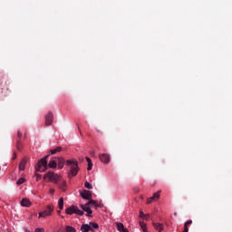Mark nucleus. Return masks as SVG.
<instances>
[{
    "mask_svg": "<svg viewBox=\"0 0 232 232\" xmlns=\"http://www.w3.org/2000/svg\"><path fill=\"white\" fill-rule=\"evenodd\" d=\"M65 165L70 170V177H75L79 173V162L76 160H67Z\"/></svg>",
    "mask_w": 232,
    "mask_h": 232,
    "instance_id": "f257e3e1",
    "label": "nucleus"
},
{
    "mask_svg": "<svg viewBox=\"0 0 232 232\" xmlns=\"http://www.w3.org/2000/svg\"><path fill=\"white\" fill-rule=\"evenodd\" d=\"M44 180H47L48 182H53L54 184H57V182L61 180V175L49 171L46 174H44Z\"/></svg>",
    "mask_w": 232,
    "mask_h": 232,
    "instance_id": "f03ea898",
    "label": "nucleus"
},
{
    "mask_svg": "<svg viewBox=\"0 0 232 232\" xmlns=\"http://www.w3.org/2000/svg\"><path fill=\"white\" fill-rule=\"evenodd\" d=\"M66 215H78L79 217H82L84 215V211L81 210L79 207L72 205L65 209Z\"/></svg>",
    "mask_w": 232,
    "mask_h": 232,
    "instance_id": "7ed1b4c3",
    "label": "nucleus"
},
{
    "mask_svg": "<svg viewBox=\"0 0 232 232\" xmlns=\"http://www.w3.org/2000/svg\"><path fill=\"white\" fill-rule=\"evenodd\" d=\"M46 159H48V156L38 161L37 165L35 166L36 171H39L40 173L46 171V169H48V161L46 160Z\"/></svg>",
    "mask_w": 232,
    "mask_h": 232,
    "instance_id": "20e7f679",
    "label": "nucleus"
},
{
    "mask_svg": "<svg viewBox=\"0 0 232 232\" xmlns=\"http://www.w3.org/2000/svg\"><path fill=\"white\" fill-rule=\"evenodd\" d=\"M53 213V207L48 205L46 209L38 213V218H46L48 217H52Z\"/></svg>",
    "mask_w": 232,
    "mask_h": 232,
    "instance_id": "39448f33",
    "label": "nucleus"
},
{
    "mask_svg": "<svg viewBox=\"0 0 232 232\" xmlns=\"http://www.w3.org/2000/svg\"><path fill=\"white\" fill-rule=\"evenodd\" d=\"M92 229H99V224L89 223V224L82 225L81 227L82 232H89V231H92Z\"/></svg>",
    "mask_w": 232,
    "mask_h": 232,
    "instance_id": "423d86ee",
    "label": "nucleus"
},
{
    "mask_svg": "<svg viewBox=\"0 0 232 232\" xmlns=\"http://www.w3.org/2000/svg\"><path fill=\"white\" fill-rule=\"evenodd\" d=\"M91 204L90 201H88L85 204H81L80 208H82V211H85L87 213V216L90 217L93 211H92V208H90Z\"/></svg>",
    "mask_w": 232,
    "mask_h": 232,
    "instance_id": "0eeeda50",
    "label": "nucleus"
},
{
    "mask_svg": "<svg viewBox=\"0 0 232 232\" xmlns=\"http://www.w3.org/2000/svg\"><path fill=\"white\" fill-rule=\"evenodd\" d=\"M80 194L85 200H92V192L90 190H81Z\"/></svg>",
    "mask_w": 232,
    "mask_h": 232,
    "instance_id": "6e6552de",
    "label": "nucleus"
},
{
    "mask_svg": "<svg viewBox=\"0 0 232 232\" xmlns=\"http://www.w3.org/2000/svg\"><path fill=\"white\" fill-rule=\"evenodd\" d=\"M53 123V114L52 112H48L45 115V124L46 126H52Z\"/></svg>",
    "mask_w": 232,
    "mask_h": 232,
    "instance_id": "1a4fd4ad",
    "label": "nucleus"
},
{
    "mask_svg": "<svg viewBox=\"0 0 232 232\" xmlns=\"http://www.w3.org/2000/svg\"><path fill=\"white\" fill-rule=\"evenodd\" d=\"M99 159L103 164H110V154H100Z\"/></svg>",
    "mask_w": 232,
    "mask_h": 232,
    "instance_id": "9d476101",
    "label": "nucleus"
},
{
    "mask_svg": "<svg viewBox=\"0 0 232 232\" xmlns=\"http://www.w3.org/2000/svg\"><path fill=\"white\" fill-rule=\"evenodd\" d=\"M116 227L117 230L120 232H129L128 229L126 227H124V224L121 223V222H116Z\"/></svg>",
    "mask_w": 232,
    "mask_h": 232,
    "instance_id": "9b49d317",
    "label": "nucleus"
},
{
    "mask_svg": "<svg viewBox=\"0 0 232 232\" xmlns=\"http://www.w3.org/2000/svg\"><path fill=\"white\" fill-rule=\"evenodd\" d=\"M21 206L24 208H30V206H32V201H30L28 198H23L21 200Z\"/></svg>",
    "mask_w": 232,
    "mask_h": 232,
    "instance_id": "f8f14e48",
    "label": "nucleus"
},
{
    "mask_svg": "<svg viewBox=\"0 0 232 232\" xmlns=\"http://www.w3.org/2000/svg\"><path fill=\"white\" fill-rule=\"evenodd\" d=\"M153 227L156 229V231H162L164 229V227L160 223H153Z\"/></svg>",
    "mask_w": 232,
    "mask_h": 232,
    "instance_id": "ddd939ff",
    "label": "nucleus"
},
{
    "mask_svg": "<svg viewBox=\"0 0 232 232\" xmlns=\"http://www.w3.org/2000/svg\"><path fill=\"white\" fill-rule=\"evenodd\" d=\"M140 218H142L143 220H150V214H144V212L140 210Z\"/></svg>",
    "mask_w": 232,
    "mask_h": 232,
    "instance_id": "4468645a",
    "label": "nucleus"
},
{
    "mask_svg": "<svg viewBox=\"0 0 232 232\" xmlns=\"http://www.w3.org/2000/svg\"><path fill=\"white\" fill-rule=\"evenodd\" d=\"M25 168H26V160H23L19 164V169L20 171H24Z\"/></svg>",
    "mask_w": 232,
    "mask_h": 232,
    "instance_id": "2eb2a0df",
    "label": "nucleus"
},
{
    "mask_svg": "<svg viewBox=\"0 0 232 232\" xmlns=\"http://www.w3.org/2000/svg\"><path fill=\"white\" fill-rule=\"evenodd\" d=\"M58 168L60 169H63V168H64V159L63 158H58Z\"/></svg>",
    "mask_w": 232,
    "mask_h": 232,
    "instance_id": "dca6fc26",
    "label": "nucleus"
},
{
    "mask_svg": "<svg viewBox=\"0 0 232 232\" xmlns=\"http://www.w3.org/2000/svg\"><path fill=\"white\" fill-rule=\"evenodd\" d=\"M50 151L51 155H55V153H61V151H63V148L57 147L55 149L51 150Z\"/></svg>",
    "mask_w": 232,
    "mask_h": 232,
    "instance_id": "f3484780",
    "label": "nucleus"
},
{
    "mask_svg": "<svg viewBox=\"0 0 232 232\" xmlns=\"http://www.w3.org/2000/svg\"><path fill=\"white\" fill-rule=\"evenodd\" d=\"M140 226L143 232H148V225L142 221H140Z\"/></svg>",
    "mask_w": 232,
    "mask_h": 232,
    "instance_id": "a211bd4d",
    "label": "nucleus"
},
{
    "mask_svg": "<svg viewBox=\"0 0 232 232\" xmlns=\"http://www.w3.org/2000/svg\"><path fill=\"white\" fill-rule=\"evenodd\" d=\"M58 207L60 208V209H64V199L63 198L59 199Z\"/></svg>",
    "mask_w": 232,
    "mask_h": 232,
    "instance_id": "6ab92c4d",
    "label": "nucleus"
},
{
    "mask_svg": "<svg viewBox=\"0 0 232 232\" xmlns=\"http://www.w3.org/2000/svg\"><path fill=\"white\" fill-rule=\"evenodd\" d=\"M49 168H51V169H53L55 168H57V162H55V160H51L48 164Z\"/></svg>",
    "mask_w": 232,
    "mask_h": 232,
    "instance_id": "aec40b11",
    "label": "nucleus"
},
{
    "mask_svg": "<svg viewBox=\"0 0 232 232\" xmlns=\"http://www.w3.org/2000/svg\"><path fill=\"white\" fill-rule=\"evenodd\" d=\"M65 231H66V232H77V230L75 229V227H71V226H66V227H65Z\"/></svg>",
    "mask_w": 232,
    "mask_h": 232,
    "instance_id": "412c9836",
    "label": "nucleus"
},
{
    "mask_svg": "<svg viewBox=\"0 0 232 232\" xmlns=\"http://www.w3.org/2000/svg\"><path fill=\"white\" fill-rule=\"evenodd\" d=\"M152 198L154 200H159V198H160V190H159L158 192H155Z\"/></svg>",
    "mask_w": 232,
    "mask_h": 232,
    "instance_id": "4be33fe9",
    "label": "nucleus"
},
{
    "mask_svg": "<svg viewBox=\"0 0 232 232\" xmlns=\"http://www.w3.org/2000/svg\"><path fill=\"white\" fill-rule=\"evenodd\" d=\"M89 204H91V206H92L93 208H95V209H97V208H99V205L97 204V201L91 199L89 201Z\"/></svg>",
    "mask_w": 232,
    "mask_h": 232,
    "instance_id": "5701e85b",
    "label": "nucleus"
},
{
    "mask_svg": "<svg viewBox=\"0 0 232 232\" xmlns=\"http://www.w3.org/2000/svg\"><path fill=\"white\" fill-rule=\"evenodd\" d=\"M26 182V179L24 178H20L17 181L16 184L17 186H21V184H24Z\"/></svg>",
    "mask_w": 232,
    "mask_h": 232,
    "instance_id": "b1692460",
    "label": "nucleus"
},
{
    "mask_svg": "<svg viewBox=\"0 0 232 232\" xmlns=\"http://www.w3.org/2000/svg\"><path fill=\"white\" fill-rule=\"evenodd\" d=\"M60 189H62L63 191H66V181H63L60 184Z\"/></svg>",
    "mask_w": 232,
    "mask_h": 232,
    "instance_id": "393cba45",
    "label": "nucleus"
},
{
    "mask_svg": "<svg viewBox=\"0 0 232 232\" xmlns=\"http://www.w3.org/2000/svg\"><path fill=\"white\" fill-rule=\"evenodd\" d=\"M84 186L87 188V189H93V186H92V184L89 182H85Z\"/></svg>",
    "mask_w": 232,
    "mask_h": 232,
    "instance_id": "a878e982",
    "label": "nucleus"
},
{
    "mask_svg": "<svg viewBox=\"0 0 232 232\" xmlns=\"http://www.w3.org/2000/svg\"><path fill=\"white\" fill-rule=\"evenodd\" d=\"M153 200H155V199L153 198V197H150V198H147V204H151V202H152Z\"/></svg>",
    "mask_w": 232,
    "mask_h": 232,
    "instance_id": "bb28decb",
    "label": "nucleus"
},
{
    "mask_svg": "<svg viewBox=\"0 0 232 232\" xmlns=\"http://www.w3.org/2000/svg\"><path fill=\"white\" fill-rule=\"evenodd\" d=\"M92 166H93V164H92V163L88 164V167H87L88 171L92 170Z\"/></svg>",
    "mask_w": 232,
    "mask_h": 232,
    "instance_id": "cd10ccee",
    "label": "nucleus"
},
{
    "mask_svg": "<svg viewBox=\"0 0 232 232\" xmlns=\"http://www.w3.org/2000/svg\"><path fill=\"white\" fill-rule=\"evenodd\" d=\"M189 224H193V221H192V220H188V221H187V222L185 223L184 226L188 227V226H189Z\"/></svg>",
    "mask_w": 232,
    "mask_h": 232,
    "instance_id": "c85d7f7f",
    "label": "nucleus"
},
{
    "mask_svg": "<svg viewBox=\"0 0 232 232\" xmlns=\"http://www.w3.org/2000/svg\"><path fill=\"white\" fill-rule=\"evenodd\" d=\"M34 232H44V228H36Z\"/></svg>",
    "mask_w": 232,
    "mask_h": 232,
    "instance_id": "c756f323",
    "label": "nucleus"
},
{
    "mask_svg": "<svg viewBox=\"0 0 232 232\" xmlns=\"http://www.w3.org/2000/svg\"><path fill=\"white\" fill-rule=\"evenodd\" d=\"M86 161L88 162V164H92V160L90 158H86Z\"/></svg>",
    "mask_w": 232,
    "mask_h": 232,
    "instance_id": "7c9ffc66",
    "label": "nucleus"
},
{
    "mask_svg": "<svg viewBox=\"0 0 232 232\" xmlns=\"http://www.w3.org/2000/svg\"><path fill=\"white\" fill-rule=\"evenodd\" d=\"M49 193H51V194L55 193V189L54 188H50Z\"/></svg>",
    "mask_w": 232,
    "mask_h": 232,
    "instance_id": "2f4dec72",
    "label": "nucleus"
},
{
    "mask_svg": "<svg viewBox=\"0 0 232 232\" xmlns=\"http://www.w3.org/2000/svg\"><path fill=\"white\" fill-rule=\"evenodd\" d=\"M17 135H18L19 138L23 137V134L21 133V131H18Z\"/></svg>",
    "mask_w": 232,
    "mask_h": 232,
    "instance_id": "473e14b6",
    "label": "nucleus"
},
{
    "mask_svg": "<svg viewBox=\"0 0 232 232\" xmlns=\"http://www.w3.org/2000/svg\"><path fill=\"white\" fill-rule=\"evenodd\" d=\"M188 227H186V226L184 225V232H188Z\"/></svg>",
    "mask_w": 232,
    "mask_h": 232,
    "instance_id": "72a5a7b5",
    "label": "nucleus"
},
{
    "mask_svg": "<svg viewBox=\"0 0 232 232\" xmlns=\"http://www.w3.org/2000/svg\"><path fill=\"white\" fill-rule=\"evenodd\" d=\"M39 179H41V175L36 174V180H39Z\"/></svg>",
    "mask_w": 232,
    "mask_h": 232,
    "instance_id": "f704fd0d",
    "label": "nucleus"
},
{
    "mask_svg": "<svg viewBox=\"0 0 232 232\" xmlns=\"http://www.w3.org/2000/svg\"><path fill=\"white\" fill-rule=\"evenodd\" d=\"M15 153L13 154V159L15 160Z\"/></svg>",
    "mask_w": 232,
    "mask_h": 232,
    "instance_id": "c9c22d12",
    "label": "nucleus"
},
{
    "mask_svg": "<svg viewBox=\"0 0 232 232\" xmlns=\"http://www.w3.org/2000/svg\"><path fill=\"white\" fill-rule=\"evenodd\" d=\"M58 215H61V211L60 210L58 211Z\"/></svg>",
    "mask_w": 232,
    "mask_h": 232,
    "instance_id": "e433bc0d",
    "label": "nucleus"
}]
</instances>
